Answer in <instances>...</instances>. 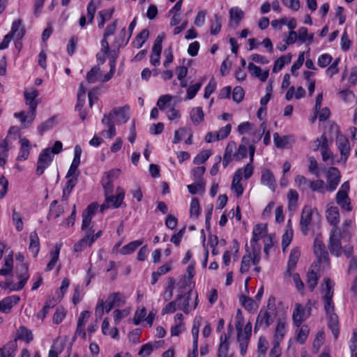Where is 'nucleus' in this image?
<instances>
[{
    "label": "nucleus",
    "mask_w": 357,
    "mask_h": 357,
    "mask_svg": "<svg viewBox=\"0 0 357 357\" xmlns=\"http://www.w3.org/2000/svg\"><path fill=\"white\" fill-rule=\"evenodd\" d=\"M38 94V91L36 89H33L31 91H25L24 96L26 105L29 106V111L26 114L24 112L14 114V116L20 121L22 128H26L29 126L35 119L36 107L39 104L38 100L36 99Z\"/></svg>",
    "instance_id": "obj_1"
},
{
    "label": "nucleus",
    "mask_w": 357,
    "mask_h": 357,
    "mask_svg": "<svg viewBox=\"0 0 357 357\" xmlns=\"http://www.w3.org/2000/svg\"><path fill=\"white\" fill-rule=\"evenodd\" d=\"M275 298L270 297L268 301L267 309H261L257 317L255 325V332H257L261 326L267 328L275 319Z\"/></svg>",
    "instance_id": "obj_2"
},
{
    "label": "nucleus",
    "mask_w": 357,
    "mask_h": 357,
    "mask_svg": "<svg viewBox=\"0 0 357 357\" xmlns=\"http://www.w3.org/2000/svg\"><path fill=\"white\" fill-rule=\"evenodd\" d=\"M192 294V290L189 287L185 293L183 294V291H181V294L176 298L178 303V309L183 310L185 314H188L192 310H195L198 305V294L195 292L194 305L192 307L190 305V299Z\"/></svg>",
    "instance_id": "obj_3"
},
{
    "label": "nucleus",
    "mask_w": 357,
    "mask_h": 357,
    "mask_svg": "<svg viewBox=\"0 0 357 357\" xmlns=\"http://www.w3.org/2000/svg\"><path fill=\"white\" fill-rule=\"evenodd\" d=\"M341 238V229L339 227H333L330 234L328 249L333 255L337 257L342 255Z\"/></svg>",
    "instance_id": "obj_4"
},
{
    "label": "nucleus",
    "mask_w": 357,
    "mask_h": 357,
    "mask_svg": "<svg viewBox=\"0 0 357 357\" xmlns=\"http://www.w3.org/2000/svg\"><path fill=\"white\" fill-rule=\"evenodd\" d=\"M116 193L117 195L116 196H114L112 194L105 195V202L104 204L101 205L100 207V210L102 212L105 208L111 207L114 208H117L121 205L125 197V191L122 188L118 187L116 188Z\"/></svg>",
    "instance_id": "obj_5"
},
{
    "label": "nucleus",
    "mask_w": 357,
    "mask_h": 357,
    "mask_svg": "<svg viewBox=\"0 0 357 357\" xmlns=\"http://www.w3.org/2000/svg\"><path fill=\"white\" fill-rule=\"evenodd\" d=\"M129 110L128 105L123 107H119L114 108L111 112L105 114L103 116H109L112 121H114L115 123H125L129 119Z\"/></svg>",
    "instance_id": "obj_6"
},
{
    "label": "nucleus",
    "mask_w": 357,
    "mask_h": 357,
    "mask_svg": "<svg viewBox=\"0 0 357 357\" xmlns=\"http://www.w3.org/2000/svg\"><path fill=\"white\" fill-rule=\"evenodd\" d=\"M16 273L20 282L17 284H12V287L10 289V291H20L24 287L29 278L27 264H21L17 266L16 267Z\"/></svg>",
    "instance_id": "obj_7"
},
{
    "label": "nucleus",
    "mask_w": 357,
    "mask_h": 357,
    "mask_svg": "<svg viewBox=\"0 0 357 357\" xmlns=\"http://www.w3.org/2000/svg\"><path fill=\"white\" fill-rule=\"evenodd\" d=\"M52 160L53 156L51 155L50 148L43 150L39 154L37 161L36 174L38 176L42 175L45 169L50 165Z\"/></svg>",
    "instance_id": "obj_8"
},
{
    "label": "nucleus",
    "mask_w": 357,
    "mask_h": 357,
    "mask_svg": "<svg viewBox=\"0 0 357 357\" xmlns=\"http://www.w3.org/2000/svg\"><path fill=\"white\" fill-rule=\"evenodd\" d=\"M314 252L320 263H328V253L323 241L318 237L314 241Z\"/></svg>",
    "instance_id": "obj_9"
},
{
    "label": "nucleus",
    "mask_w": 357,
    "mask_h": 357,
    "mask_svg": "<svg viewBox=\"0 0 357 357\" xmlns=\"http://www.w3.org/2000/svg\"><path fill=\"white\" fill-rule=\"evenodd\" d=\"M336 145L341 154V159L345 162L350 154V145L347 138L338 133L336 137Z\"/></svg>",
    "instance_id": "obj_10"
},
{
    "label": "nucleus",
    "mask_w": 357,
    "mask_h": 357,
    "mask_svg": "<svg viewBox=\"0 0 357 357\" xmlns=\"http://www.w3.org/2000/svg\"><path fill=\"white\" fill-rule=\"evenodd\" d=\"M324 282L326 284V293L323 298L324 310L325 311H330L333 307H335L332 300L333 296V283L329 278H325Z\"/></svg>",
    "instance_id": "obj_11"
},
{
    "label": "nucleus",
    "mask_w": 357,
    "mask_h": 357,
    "mask_svg": "<svg viewBox=\"0 0 357 357\" xmlns=\"http://www.w3.org/2000/svg\"><path fill=\"white\" fill-rule=\"evenodd\" d=\"M340 181V172L336 167H331L327 173L326 190L330 192L334 191Z\"/></svg>",
    "instance_id": "obj_12"
},
{
    "label": "nucleus",
    "mask_w": 357,
    "mask_h": 357,
    "mask_svg": "<svg viewBox=\"0 0 357 357\" xmlns=\"http://www.w3.org/2000/svg\"><path fill=\"white\" fill-rule=\"evenodd\" d=\"M335 307H333L330 311H325L328 319V326L331 330L332 333L337 339L339 335V320L337 315L334 312Z\"/></svg>",
    "instance_id": "obj_13"
},
{
    "label": "nucleus",
    "mask_w": 357,
    "mask_h": 357,
    "mask_svg": "<svg viewBox=\"0 0 357 357\" xmlns=\"http://www.w3.org/2000/svg\"><path fill=\"white\" fill-rule=\"evenodd\" d=\"M310 315L307 314L304 306L300 303H296L295 308L293 312V321L297 327H300L304 319L309 317Z\"/></svg>",
    "instance_id": "obj_14"
},
{
    "label": "nucleus",
    "mask_w": 357,
    "mask_h": 357,
    "mask_svg": "<svg viewBox=\"0 0 357 357\" xmlns=\"http://www.w3.org/2000/svg\"><path fill=\"white\" fill-rule=\"evenodd\" d=\"M312 213L310 208L306 206L303 209L300 221V225L301 232L305 235L307 234V231L309 230L308 227L312 221Z\"/></svg>",
    "instance_id": "obj_15"
},
{
    "label": "nucleus",
    "mask_w": 357,
    "mask_h": 357,
    "mask_svg": "<svg viewBox=\"0 0 357 357\" xmlns=\"http://www.w3.org/2000/svg\"><path fill=\"white\" fill-rule=\"evenodd\" d=\"M101 123L103 126L108 128V130L101 132L102 135L106 136L109 139H112L116 135V130L115 128V121H112L109 116H103Z\"/></svg>",
    "instance_id": "obj_16"
},
{
    "label": "nucleus",
    "mask_w": 357,
    "mask_h": 357,
    "mask_svg": "<svg viewBox=\"0 0 357 357\" xmlns=\"http://www.w3.org/2000/svg\"><path fill=\"white\" fill-rule=\"evenodd\" d=\"M230 26L236 27L244 17V12L238 7H233L229 10Z\"/></svg>",
    "instance_id": "obj_17"
},
{
    "label": "nucleus",
    "mask_w": 357,
    "mask_h": 357,
    "mask_svg": "<svg viewBox=\"0 0 357 357\" xmlns=\"http://www.w3.org/2000/svg\"><path fill=\"white\" fill-rule=\"evenodd\" d=\"M248 70L250 75L253 77L258 78L261 82H265L268 77L269 70H262L261 68L253 63H249L248 64Z\"/></svg>",
    "instance_id": "obj_18"
},
{
    "label": "nucleus",
    "mask_w": 357,
    "mask_h": 357,
    "mask_svg": "<svg viewBox=\"0 0 357 357\" xmlns=\"http://www.w3.org/2000/svg\"><path fill=\"white\" fill-rule=\"evenodd\" d=\"M105 75H102L100 68L94 66L86 74V80L89 83H95L96 82H106L109 80H105Z\"/></svg>",
    "instance_id": "obj_19"
},
{
    "label": "nucleus",
    "mask_w": 357,
    "mask_h": 357,
    "mask_svg": "<svg viewBox=\"0 0 357 357\" xmlns=\"http://www.w3.org/2000/svg\"><path fill=\"white\" fill-rule=\"evenodd\" d=\"M20 148L19 150L18 155L17 158V160L23 161L28 159L30 150L31 143L30 141L26 138H22L20 140Z\"/></svg>",
    "instance_id": "obj_20"
},
{
    "label": "nucleus",
    "mask_w": 357,
    "mask_h": 357,
    "mask_svg": "<svg viewBox=\"0 0 357 357\" xmlns=\"http://www.w3.org/2000/svg\"><path fill=\"white\" fill-rule=\"evenodd\" d=\"M267 232V225L266 224L256 225L252 231V238L250 241L251 245H255L257 246V243L261 238L265 236Z\"/></svg>",
    "instance_id": "obj_21"
},
{
    "label": "nucleus",
    "mask_w": 357,
    "mask_h": 357,
    "mask_svg": "<svg viewBox=\"0 0 357 357\" xmlns=\"http://www.w3.org/2000/svg\"><path fill=\"white\" fill-rule=\"evenodd\" d=\"M241 179L242 169H238L234 175L231 186V190L236 192L237 197H240L243 193V188L241 183Z\"/></svg>",
    "instance_id": "obj_22"
},
{
    "label": "nucleus",
    "mask_w": 357,
    "mask_h": 357,
    "mask_svg": "<svg viewBox=\"0 0 357 357\" xmlns=\"http://www.w3.org/2000/svg\"><path fill=\"white\" fill-rule=\"evenodd\" d=\"M255 152V146L254 145H250L249 146L250 162L246 165L243 169H241L242 174H243L245 179L250 178L253 174L254 167L252 166V162L254 160Z\"/></svg>",
    "instance_id": "obj_23"
},
{
    "label": "nucleus",
    "mask_w": 357,
    "mask_h": 357,
    "mask_svg": "<svg viewBox=\"0 0 357 357\" xmlns=\"http://www.w3.org/2000/svg\"><path fill=\"white\" fill-rule=\"evenodd\" d=\"M337 204L343 209L347 211H351L352 207L351 206L350 198L348 194L343 193L342 192H337L335 197Z\"/></svg>",
    "instance_id": "obj_24"
},
{
    "label": "nucleus",
    "mask_w": 357,
    "mask_h": 357,
    "mask_svg": "<svg viewBox=\"0 0 357 357\" xmlns=\"http://www.w3.org/2000/svg\"><path fill=\"white\" fill-rule=\"evenodd\" d=\"M261 182L263 185L268 186L270 189L275 190L276 181L273 174L267 169L262 170Z\"/></svg>",
    "instance_id": "obj_25"
},
{
    "label": "nucleus",
    "mask_w": 357,
    "mask_h": 357,
    "mask_svg": "<svg viewBox=\"0 0 357 357\" xmlns=\"http://www.w3.org/2000/svg\"><path fill=\"white\" fill-rule=\"evenodd\" d=\"M300 256L301 252L298 248H295L291 250L289 257L287 270V273L289 275L291 274V272L294 270Z\"/></svg>",
    "instance_id": "obj_26"
},
{
    "label": "nucleus",
    "mask_w": 357,
    "mask_h": 357,
    "mask_svg": "<svg viewBox=\"0 0 357 357\" xmlns=\"http://www.w3.org/2000/svg\"><path fill=\"white\" fill-rule=\"evenodd\" d=\"M326 218L333 227H338L337 224L340 222V213L337 207L331 206L328 208L326 211Z\"/></svg>",
    "instance_id": "obj_27"
},
{
    "label": "nucleus",
    "mask_w": 357,
    "mask_h": 357,
    "mask_svg": "<svg viewBox=\"0 0 357 357\" xmlns=\"http://www.w3.org/2000/svg\"><path fill=\"white\" fill-rule=\"evenodd\" d=\"M16 348V339L8 342L2 348H0V357H15Z\"/></svg>",
    "instance_id": "obj_28"
},
{
    "label": "nucleus",
    "mask_w": 357,
    "mask_h": 357,
    "mask_svg": "<svg viewBox=\"0 0 357 357\" xmlns=\"http://www.w3.org/2000/svg\"><path fill=\"white\" fill-rule=\"evenodd\" d=\"M24 33L25 30L22 26V21L19 19L13 22L11 31L8 33L12 34V37H16L17 39H21L24 36Z\"/></svg>",
    "instance_id": "obj_29"
},
{
    "label": "nucleus",
    "mask_w": 357,
    "mask_h": 357,
    "mask_svg": "<svg viewBox=\"0 0 357 357\" xmlns=\"http://www.w3.org/2000/svg\"><path fill=\"white\" fill-rule=\"evenodd\" d=\"M229 335H227L226 333H222L220 336V343L218 348V357H226L228 354L229 344L228 339Z\"/></svg>",
    "instance_id": "obj_30"
},
{
    "label": "nucleus",
    "mask_w": 357,
    "mask_h": 357,
    "mask_svg": "<svg viewBox=\"0 0 357 357\" xmlns=\"http://www.w3.org/2000/svg\"><path fill=\"white\" fill-rule=\"evenodd\" d=\"M29 250L34 257L37 256L40 250L39 238L36 231H33L30 234V243Z\"/></svg>",
    "instance_id": "obj_31"
},
{
    "label": "nucleus",
    "mask_w": 357,
    "mask_h": 357,
    "mask_svg": "<svg viewBox=\"0 0 357 357\" xmlns=\"http://www.w3.org/2000/svg\"><path fill=\"white\" fill-rule=\"evenodd\" d=\"M20 300V296L16 295H13L4 298L2 301H1V305H3V312L8 313L13 307V306L17 304Z\"/></svg>",
    "instance_id": "obj_32"
},
{
    "label": "nucleus",
    "mask_w": 357,
    "mask_h": 357,
    "mask_svg": "<svg viewBox=\"0 0 357 357\" xmlns=\"http://www.w3.org/2000/svg\"><path fill=\"white\" fill-rule=\"evenodd\" d=\"M286 333L284 321L279 319L277 323L273 342L280 343Z\"/></svg>",
    "instance_id": "obj_33"
},
{
    "label": "nucleus",
    "mask_w": 357,
    "mask_h": 357,
    "mask_svg": "<svg viewBox=\"0 0 357 357\" xmlns=\"http://www.w3.org/2000/svg\"><path fill=\"white\" fill-rule=\"evenodd\" d=\"M61 248V243H57L54 246V251L50 252L51 260L48 263L46 267V271H50L55 266L59 256L60 250Z\"/></svg>",
    "instance_id": "obj_34"
},
{
    "label": "nucleus",
    "mask_w": 357,
    "mask_h": 357,
    "mask_svg": "<svg viewBox=\"0 0 357 357\" xmlns=\"http://www.w3.org/2000/svg\"><path fill=\"white\" fill-rule=\"evenodd\" d=\"M174 288L175 280L172 277L168 278L165 287V291L162 294L163 298L165 301H169L172 298Z\"/></svg>",
    "instance_id": "obj_35"
},
{
    "label": "nucleus",
    "mask_w": 357,
    "mask_h": 357,
    "mask_svg": "<svg viewBox=\"0 0 357 357\" xmlns=\"http://www.w3.org/2000/svg\"><path fill=\"white\" fill-rule=\"evenodd\" d=\"M236 145L234 142H230L227 144L222 160V165L225 168L227 167L229 162L232 160L234 157L233 151Z\"/></svg>",
    "instance_id": "obj_36"
},
{
    "label": "nucleus",
    "mask_w": 357,
    "mask_h": 357,
    "mask_svg": "<svg viewBox=\"0 0 357 357\" xmlns=\"http://www.w3.org/2000/svg\"><path fill=\"white\" fill-rule=\"evenodd\" d=\"M111 56L109 58V66L110 70L109 72L105 74V80H109L114 75L115 70H116V60L118 57L119 54V50L117 49V51H112L111 52Z\"/></svg>",
    "instance_id": "obj_37"
},
{
    "label": "nucleus",
    "mask_w": 357,
    "mask_h": 357,
    "mask_svg": "<svg viewBox=\"0 0 357 357\" xmlns=\"http://www.w3.org/2000/svg\"><path fill=\"white\" fill-rule=\"evenodd\" d=\"M293 229L290 225V220H289L287 225V230L285 233L282 235V247L284 251L291 242L293 238Z\"/></svg>",
    "instance_id": "obj_38"
},
{
    "label": "nucleus",
    "mask_w": 357,
    "mask_h": 357,
    "mask_svg": "<svg viewBox=\"0 0 357 357\" xmlns=\"http://www.w3.org/2000/svg\"><path fill=\"white\" fill-rule=\"evenodd\" d=\"M291 55L289 54L280 56L275 61L273 72L278 73V71L281 70L285 64H288L291 62Z\"/></svg>",
    "instance_id": "obj_39"
},
{
    "label": "nucleus",
    "mask_w": 357,
    "mask_h": 357,
    "mask_svg": "<svg viewBox=\"0 0 357 357\" xmlns=\"http://www.w3.org/2000/svg\"><path fill=\"white\" fill-rule=\"evenodd\" d=\"M245 248H246V254L242 258L241 268H240V271L241 273H245L249 271L250 266V261L252 259V254L248 250V245H245Z\"/></svg>",
    "instance_id": "obj_40"
},
{
    "label": "nucleus",
    "mask_w": 357,
    "mask_h": 357,
    "mask_svg": "<svg viewBox=\"0 0 357 357\" xmlns=\"http://www.w3.org/2000/svg\"><path fill=\"white\" fill-rule=\"evenodd\" d=\"M149 32L147 29H143L134 39L132 41V45L134 47L139 48L149 38Z\"/></svg>",
    "instance_id": "obj_41"
},
{
    "label": "nucleus",
    "mask_w": 357,
    "mask_h": 357,
    "mask_svg": "<svg viewBox=\"0 0 357 357\" xmlns=\"http://www.w3.org/2000/svg\"><path fill=\"white\" fill-rule=\"evenodd\" d=\"M13 268V254L8 255L4 259V267L0 269V275H7L11 273Z\"/></svg>",
    "instance_id": "obj_42"
},
{
    "label": "nucleus",
    "mask_w": 357,
    "mask_h": 357,
    "mask_svg": "<svg viewBox=\"0 0 357 357\" xmlns=\"http://www.w3.org/2000/svg\"><path fill=\"white\" fill-rule=\"evenodd\" d=\"M143 243L142 240L134 241L121 248L119 252L122 255H128L133 252Z\"/></svg>",
    "instance_id": "obj_43"
},
{
    "label": "nucleus",
    "mask_w": 357,
    "mask_h": 357,
    "mask_svg": "<svg viewBox=\"0 0 357 357\" xmlns=\"http://www.w3.org/2000/svg\"><path fill=\"white\" fill-rule=\"evenodd\" d=\"M288 208L290 211H294L296 208L298 194L296 190L291 189L287 193Z\"/></svg>",
    "instance_id": "obj_44"
},
{
    "label": "nucleus",
    "mask_w": 357,
    "mask_h": 357,
    "mask_svg": "<svg viewBox=\"0 0 357 357\" xmlns=\"http://www.w3.org/2000/svg\"><path fill=\"white\" fill-rule=\"evenodd\" d=\"M319 276L314 271H309L307 273V285L310 290L312 291L317 284Z\"/></svg>",
    "instance_id": "obj_45"
},
{
    "label": "nucleus",
    "mask_w": 357,
    "mask_h": 357,
    "mask_svg": "<svg viewBox=\"0 0 357 357\" xmlns=\"http://www.w3.org/2000/svg\"><path fill=\"white\" fill-rule=\"evenodd\" d=\"M190 118L194 124L198 125L204 120V112L201 107L193 108L190 112Z\"/></svg>",
    "instance_id": "obj_46"
},
{
    "label": "nucleus",
    "mask_w": 357,
    "mask_h": 357,
    "mask_svg": "<svg viewBox=\"0 0 357 357\" xmlns=\"http://www.w3.org/2000/svg\"><path fill=\"white\" fill-rule=\"evenodd\" d=\"M15 339L25 340L27 342H29L33 340V335L29 330L22 326L18 330Z\"/></svg>",
    "instance_id": "obj_47"
},
{
    "label": "nucleus",
    "mask_w": 357,
    "mask_h": 357,
    "mask_svg": "<svg viewBox=\"0 0 357 357\" xmlns=\"http://www.w3.org/2000/svg\"><path fill=\"white\" fill-rule=\"evenodd\" d=\"M56 305V301L54 299H48L43 307V308L38 313L37 317L43 319L49 313L50 309L52 308Z\"/></svg>",
    "instance_id": "obj_48"
},
{
    "label": "nucleus",
    "mask_w": 357,
    "mask_h": 357,
    "mask_svg": "<svg viewBox=\"0 0 357 357\" xmlns=\"http://www.w3.org/2000/svg\"><path fill=\"white\" fill-rule=\"evenodd\" d=\"M113 181L105 176L104 174L101 179V183L105 190V195H110L113 192Z\"/></svg>",
    "instance_id": "obj_49"
},
{
    "label": "nucleus",
    "mask_w": 357,
    "mask_h": 357,
    "mask_svg": "<svg viewBox=\"0 0 357 357\" xmlns=\"http://www.w3.org/2000/svg\"><path fill=\"white\" fill-rule=\"evenodd\" d=\"M200 213L199 202L197 198H193L191 200L190 215L192 218H197Z\"/></svg>",
    "instance_id": "obj_50"
},
{
    "label": "nucleus",
    "mask_w": 357,
    "mask_h": 357,
    "mask_svg": "<svg viewBox=\"0 0 357 357\" xmlns=\"http://www.w3.org/2000/svg\"><path fill=\"white\" fill-rule=\"evenodd\" d=\"M211 155V151L206 150L198 153L194 158L193 162L195 165H200L204 163L208 158Z\"/></svg>",
    "instance_id": "obj_51"
},
{
    "label": "nucleus",
    "mask_w": 357,
    "mask_h": 357,
    "mask_svg": "<svg viewBox=\"0 0 357 357\" xmlns=\"http://www.w3.org/2000/svg\"><path fill=\"white\" fill-rule=\"evenodd\" d=\"M351 357H357V331L354 330L349 341Z\"/></svg>",
    "instance_id": "obj_52"
},
{
    "label": "nucleus",
    "mask_w": 357,
    "mask_h": 357,
    "mask_svg": "<svg viewBox=\"0 0 357 357\" xmlns=\"http://www.w3.org/2000/svg\"><path fill=\"white\" fill-rule=\"evenodd\" d=\"M109 297L117 307H121L126 303L125 296L120 292L112 293L109 295Z\"/></svg>",
    "instance_id": "obj_53"
},
{
    "label": "nucleus",
    "mask_w": 357,
    "mask_h": 357,
    "mask_svg": "<svg viewBox=\"0 0 357 357\" xmlns=\"http://www.w3.org/2000/svg\"><path fill=\"white\" fill-rule=\"evenodd\" d=\"M214 22L212 23L210 29V32L212 35L218 34L220 31L222 27L221 17L218 14H215L214 15Z\"/></svg>",
    "instance_id": "obj_54"
},
{
    "label": "nucleus",
    "mask_w": 357,
    "mask_h": 357,
    "mask_svg": "<svg viewBox=\"0 0 357 357\" xmlns=\"http://www.w3.org/2000/svg\"><path fill=\"white\" fill-rule=\"evenodd\" d=\"M239 299L241 305L247 310H252L256 306L255 301L250 297L242 295Z\"/></svg>",
    "instance_id": "obj_55"
},
{
    "label": "nucleus",
    "mask_w": 357,
    "mask_h": 357,
    "mask_svg": "<svg viewBox=\"0 0 357 357\" xmlns=\"http://www.w3.org/2000/svg\"><path fill=\"white\" fill-rule=\"evenodd\" d=\"M195 183H192L188 185V191L192 195L197 194L199 191H204L205 190V182L204 181H195Z\"/></svg>",
    "instance_id": "obj_56"
},
{
    "label": "nucleus",
    "mask_w": 357,
    "mask_h": 357,
    "mask_svg": "<svg viewBox=\"0 0 357 357\" xmlns=\"http://www.w3.org/2000/svg\"><path fill=\"white\" fill-rule=\"evenodd\" d=\"M63 345L58 341H54L48 354V357H58L63 351Z\"/></svg>",
    "instance_id": "obj_57"
},
{
    "label": "nucleus",
    "mask_w": 357,
    "mask_h": 357,
    "mask_svg": "<svg viewBox=\"0 0 357 357\" xmlns=\"http://www.w3.org/2000/svg\"><path fill=\"white\" fill-rule=\"evenodd\" d=\"M12 219L14 225H15L16 229L20 231L23 229V222L22 220V215L20 213L17 212L15 209H13Z\"/></svg>",
    "instance_id": "obj_58"
},
{
    "label": "nucleus",
    "mask_w": 357,
    "mask_h": 357,
    "mask_svg": "<svg viewBox=\"0 0 357 357\" xmlns=\"http://www.w3.org/2000/svg\"><path fill=\"white\" fill-rule=\"evenodd\" d=\"M231 125H226L225 127H222L219 131L215 132V139L217 140H221L226 138L231 132Z\"/></svg>",
    "instance_id": "obj_59"
},
{
    "label": "nucleus",
    "mask_w": 357,
    "mask_h": 357,
    "mask_svg": "<svg viewBox=\"0 0 357 357\" xmlns=\"http://www.w3.org/2000/svg\"><path fill=\"white\" fill-rule=\"evenodd\" d=\"M273 140L278 148H283L288 143V137L287 136L280 137L278 132L273 134Z\"/></svg>",
    "instance_id": "obj_60"
},
{
    "label": "nucleus",
    "mask_w": 357,
    "mask_h": 357,
    "mask_svg": "<svg viewBox=\"0 0 357 357\" xmlns=\"http://www.w3.org/2000/svg\"><path fill=\"white\" fill-rule=\"evenodd\" d=\"M202 86L201 83H197L192 86H190L187 89V96L185 98L186 100H191L197 94V93L199 91Z\"/></svg>",
    "instance_id": "obj_61"
},
{
    "label": "nucleus",
    "mask_w": 357,
    "mask_h": 357,
    "mask_svg": "<svg viewBox=\"0 0 357 357\" xmlns=\"http://www.w3.org/2000/svg\"><path fill=\"white\" fill-rule=\"evenodd\" d=\"M206 169L204 167H197L192 170V174L195 181H204L202 176L204 174Z\"/></svg>",
    "instance_id": "obj_62"
},
{
    "label": "nucleus",
    "mask_w": 357,
    "mask_h": 357,
    "mask_svg": "<svg viewBox=\"0 0 357 357\" xmlns=\"http://www.w3.org/2000/svg\"><path fill=\"white\" fill-rule=\"evenodd\" d=\"M333 58L329 54H323L318 58V65L321 68H326L331 62Z\"/></svg>",
    "instance_id": "obj_63"
},
{
    "label": "nucleus",
    "mask_w": 357,
    "mask_h": 357,
    "mask_svg": "<svg viewBox=\"0 0 357 357\" xmlns=\"http://www.w3.org/2000/svg\"><path fill=\"white\" fill-rule=\"evenodd\" d=\"M310 187L313 191H318L324 193V182L322 180H316L310 182Z\"/></svg>",
    "instance_id": "obj_64"
}]
</instances>
